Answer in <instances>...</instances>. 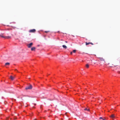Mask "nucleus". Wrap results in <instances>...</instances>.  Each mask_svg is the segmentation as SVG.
Segmentation results:
<instances>
[{
	"mask_svg": "<svg viewBox=\"0 0 120 120\" xmlns=\"http://www.w3.org/2000/svg\"><path fill=\"white\" fill-rule=\"evenodd\" d=\"M98 59L100 60L101 61V63H102L103 64H104L105 62V59L101 57H99L98 58Z\"/></svg>",
	"mask_w": 120,
	"mask_h": 120,
	"instance_id": "1",
	"label": "nucleus"
},
{
	"mask_svg": "<svg viewBox=\"0 0 120 120\" xmlns=\"http://www.w3.org/2000/svg\"><path fill=\"white\" fill-rule=\"evenodd\" d=\"M84 110H87V111H90V109H87L86 108H85L84 109Z\"/></svg>",
	"mask_w": 120,
	"mask_h": 120,
	"instance_id": "11",
	"label": "nucleus"
},
{
	"mask_svg": "<svg viewBox=\"0 0 120 120\" xmlns=\"http://www.w3.org/2000/svg\"><path fill=\"white\" fill-rule=\"evenodd\" d=\"M34 105H36V104H35Z\"/></svg>",
	"mask_w": 120,
	"mask_h": 120,
	"instance_id": "22",
	"label": "nucleus"
},
{
	"mask_svg": "<svg viewBox=\"0 0 120 120\" xmlns=\"http://www.w3.org/2000/svg\"><path fill=\"white\" fill-rule=\"evenodd\" d=\"M90 44H91L92 45H93L94 44L92 43H91L90 42Z\"/></svg>",
	"mask_w": 120,
	"mask_h": 120,
	"instance_id": "18",
	"label": "nucleus"
},
{
	"mask_svg": "<svg viewBox=\"0 0 120 120\" xmlns=\"http://www.w3.org/2000/svg\"><path fill=\"white\" fill-rule=\"evenodd\" d=\"M65 42L66 43H67V41H65Z\"/></svg>",
	"mask_w": 120,
	"mask_h": 120,
	"instance_id": "21",
	"label": "nucleus"
},
{
	"mask_svg": "<svg viewBox=\"0 0 120 120\" xmlns=\"http://www.w3.org/2000/svg\"><path fill=\"white\" fill-rule=\"evenodd\" d=\"M10 63H6L5 64V65H10Z\"/></svg>",
	"mask_w": 120,
	"mask_h": 120,
	"instance_id": "12",
	"label": "nucleus"
},
{
	"mask_svg": "<svg viewBox=\"0 0 120 120\" xmlns=\"http://www.w3.org/2000/svg\"><path fill=\"white\" fill-rule=\"evenodd\" d=\"M49 32V31H45V32L46 33H47Z\"/></svg>",
	"mask_w": 120,
	"mask_h": 120,
	"instance_id": "16",
	"label": "nucleus"
},
{
	"mask_svg": "<svg viewBox=\"0 0 120 120\" xmlns=\"http://www.w3.org/2000/svg\"><path fill=\"white\" fill-rule=\"evenodd\" d=\"M90 44V42L87 43L86 42V45H87Z\"/></svg>",
	"mask_w": 120,
	"mask_h": 120,
	"instance_id": "13",
	"label": "nucleus"
},
{
	"mask_svg": "<svg viewBox=\"0 0 120 120\" xmlns=\"http://www.w3.org/2000/svg\"><path fill=\"white\" fill-rule=\"evenodd\" d=\"M110 117L112 119H113L115 117V115L114 114H112L110 116Z\"/></svg>",
	"mask_w": 120,
	"mask_h": 120,
	"instance_id": "5",
	"label": "nucleus"
},
{
	"mask_svg": "<svg viewBox=\"0 0 120 120\" xmlns=\"http://www.w3.org/2000/svg\"><path fill=\"white\" fill-rule=\"evenodd\" d=\"M36 120V119H35V120Z\"/></svg>",
	"mask_w": 120,
	"mask_h": 120,
	"instance_id": "23",
	"label": "nucleus"
},
{
	"mask_svg": "<svg viewBox=\"0 0 120 120\" xmlns=\"http://www.w3.org/2000/svg\"><path fill=\"white\" fill-rule=\"evenodd\" d=\"M36 31V30L35 29H33L29 31V32L30 33H34Z\"/></svg>",
	"mask_w": 120,
	"mask_h": 120,
	"instance_id": "3",
	"label": "nucleus"
},
{
	"mask_svg": "<svg viewBox=\"0 0 120 120\" xmlns=\"http://www.w3.org/2000/svg\"><path fill=\"white\" fill-rule=\"evenodd\" d=\"M103 119V120H105V118H103L102 119Z\"/></svg>",
	"mask_w": 120,
	"mask_h": 120,
	"instance_id": "20",
	"label": "nucleus"
},
{
	"mask_svg": "<svg viewBox=\"0 0 120 120\" xmlns=\"http://www.w3.org/2000/svg\"><path fill=\"white\" fill-rule=\"evenodd\" d=\"M86 66L87 68H88L89 67V65L88 64H87L86 65Z\"/></svg>",
	"mask_w": 120,
	"mask_h": 120,
	"instance_id": "14",
	"label": "nucleus"
},
{
	"mask_svg": "<svg viewBox=\"0 0 120 120\" xmlns=\"http://www.w3.org/2000/svg\"><path fill=\"white\" fill-rule=\"evenodd\" d=\"M72 54V52H71L70 53V54Z\"/></svg>",
	"mask_w": 120,
	"mask_h": 120,
	"instance_id": "19",
	"label": "nucleus"
},
{
	"mask_svg": "<svg viewBox=\"0 0 120 120\" xmlns=\"http://www.w3.org/2000/svg\"><path fill=\"white\" fill-rule=\"evenodd\" d=\"M33 45V43H31L29 44L27 46L29 48H30L31 47L32 45Z\"/></svg>",
	"mask_w": 120,
	"mask_h": 120,
	"instance_id": "4",
	"label": "nucleus"
},
{
	"mask_svg": "<svg viewBox=\"0 0 120 120\" xmlns=\"http://www.w3.org/2000/svg\"><path fill=\"white\" fill-rule=\"evenodd\" d=\"M0 36L2 37V38H5V36H4L2 34H0Z\"/></svg>",
	"mask_w": 120,
	"mask_h": 120,
	"instance_id": "9",
	"label": "nucleus"
},
{
	"mask_svg": "<svg viewBox=\"0 0 120 120\" xmlns=\"http://www.w3.org/2000/svg\"><path fill=\"white\" fill-rule=\"evenodd\" d=\"M14 78V77L12 76H10V79L12 80H13Z\"/></svg>",
	"mask_w": 120,
	"mask_h": 120,
	"instance_id": "7",
	"label": "nucleus"
},
{
	"mask_svg": "<svg viewBox=\"0 0 120 120\" xmlns=\"http://www.w3.org/2000/svg\"><path fill=\"white\" fill-rule=\"evenodd\" d=\"M11 38V37L10 36H5V39H9Z\"/></svg>",
	"mask_w": 120,
	"mask_h": 120,
	"instance_id": "8",
	"label": "nucleus"
},
{
	"mask_svg": "<svg viewBox=\"0 0 120 120\" xmlns=\"http://www.w3.org/2000/svg\"><path fill=\"white\" fill-rule=\"evenodd\" d=\"M32 88V86L30 84L29 86H28L26 87L25 88V89L26 90L28 89H31Z\"/></svg>",
	"mask_w": 120,
	"mask_h": 120,
	"instance_id": "2",
	"label": "nucleus"
},
{
	"mask_svg": "<svg viewBox=\"0 0 120 120\" xmlns=\"http://www.w3.org/2000/svg\"><path fill=\"white\" fill-rule=\"evenodd\" d=\"M62 47L64 48H65V49H66L67 48V47L65 45H63Z\"/></svg>",
	"mask_w": 120,
	"mask_h": 120,
	"instance_id": "10",
	"label": "nucleus"
},
{
	"mask_svg": "<svg viewBox=\"0 0 120 120\" xmlns=\"http://www.w3.org/2000/svg\"><path fill=\"white\" fill-rule=\"evenodd\" d=\"M36 48L35 47H33L31 49V51H35Z\"/></svg>",
	"mask_w": 120,
	"mask_h": 120,
	"instance_id": "6",
	"label": "nucleus"
},
{
	"mask_svg": "<svg viewBox=\"0 0 120 120\" xmlns=\"http://www.w3.org/2000/svg\"><path fill=\"white\" fill-rule=\"evenodd\" d=\"M103 118H102V117H100L99 118V119H103Z\"/></svg>",
	"mask_w": 120,
	"mask_h": 120,
	"instance_id": "17",
	"label": "nucleus"
},
{
	"mask_svg": "<svg viewBox=\"0 0 120 120\" xmlns=\"http://www.w3.org/2000/svg\"><path fill=\"white\" fill-rule=\"evenodd\" d=\"M76 50H73V52H74V53H75L76 52Z\"/></svg>",
	"mask_w": 120,
	"mask_h": 120,
	"instance_id": "15",
	"label": "nucleus"
}]
</instances>
